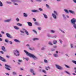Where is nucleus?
I'll return each instance as SVG.
<instances>
[{
    "label": "nucleus",
    "mask_w": 76,
    "mask_h": 76,
    "mask_svg": "<svg viewBox=\"0 0 76 76\" xmlns=\"http://www.w3.org/2000/svg\"><path fill=\"white\" fill-rule=\"evenodd\" d=\"M23 59L26 60V61H28V60H29V58H23Z\"/></svg>",
    "instance_id": "c85d7f7f"
},
{
    "label": "nucleus",
    "mask_w": 76,
    "mask_h": 76,
    "mask_svg": "<svg viewBox=\"0 0 76 76\" xmlns=\"http://www.w3.org/2000/svg\"><path fill=\"white\" fill-rule=\"evenodd\" d=\"M39 39L38 38H33V41H36V40H38Z\"/></svg>",
    "instance_id": "7c9ffc66"
},
{
    "label": "nucleus",
    "mask_w": 76,
    "mask_h": 76,
    "mask_svg": "<svg viewBox=\"0 0 76 76\" xmlns=\"http://www.w3.org/2000/svg\"><path fill=\"white\" fill-rule=\"evenodd\" d=\"M37 29L39 31H40V30H41V28L40 27H38L37 28Z\"/></svg>",
    "instance_id": "37998d69"
},
{
    "label": "nucleus",
    "mask_w": 76,
    "mask_h": 76,
    "mask_svg": "<svg viewBox=\"0 0 76 76\" xmlns=\"http://www.w3.org/2000/svg\"><path fill=\"white\" fill-rule=\"evenodd\" d=\"M34 24H35L36 25H37L38 26H39V25H40V24L37 22H35L34 23Z\"/></svg>",
    "instance_id": "aec40b11"
},
{
    "label": "nucleus",
    "mask_w": 76,
    "mask_h": 76,
    "mask_svg": "<svg viewBox=\"0 0 76 76\" xmlns=\"http://www.w3.org/2000/svg\"><path fill=\"white\" fill-rule=\"evenodd\" d=\"M44 61L45 63H48V61H47L46 59L44 60Z\"/></svg>",
    "instance_id": "c9c22d12"
},
{
    "label": "nucleus",
    "mask_w": 76,
    "mask_h": 76,
    "mask_svg": "<svg viewBox=\"0 0 76 76\" xmlns=\"http://www.w3.org/2000/svg\"><path fill=\"white\" fill-rule=\"evenodd\" d=\"M0 60H2V61H4V62H6V60H5V59H4V58H3L0 56Z\"/></svg>",
    "instance_id": "9d476101"
},
{
    "label": "nucleus",
    "mask_w": 76,
    "mask_h": 76,
    "mask_svg": "<svg viewBox=\"0 0 76 76\" xmlns=\"http://www.w3.org/2000/svg\"><path fill=\"white\" fill-rule=\"evenodd\" d=\"M8 4H11L12 2H9V1H7L6 2Z\"/></svg>",
    "instance_id": "58836bf2"
},
{
    "label": "nucleus",
    "mask_w": 76,
    "mask_h": 76,
    "mask_svg": "<svg viewBox=\"0 0 76 76\" xmlns=\"http://www.w3.org/2000/svg\"><path fill=\"white\" fill-rule=\"evenodd\" d=\"M66 67V68H70V66H68V65H67L66 64L64 65Z\"/></svg>",
    "instance_id": "473e14b6"
},
{
    "label": "nucleus",
    "mask_w": 76,
    "mask_h": 76,
    "mask_svg": "<svg viewBox=\"0 0 76 76\" xmlns=\"http://www.w3.org/2000/svg\"><path fill=\"white\" fill-rule=\"evenodd\" d=\"M2 49L4 51H6V50H5V47L4 46L2 47Z\"/></svg>",
    "instance_id": "412c9836"
},
{
    "label": "nucleus",
    "mask_w": 76,
    "mask_h": 76,
    "mask_svg": "<svg viewBox=\"0 0 76 76\" xmlns=\"http://www.w3.org/2000/svg\"><path fill=\"white\" fill-rule=\"evenodd\" d=\"M23 16L24 17H28V14L26 13H23Z\"/></svg>",
    "instance_id": "4be33fe9"
},
{
    "label": "nucleus",
    "mask_w": 76,
    "mask_h": 76,
    "mask_svg": "<svg viewBox=\"0 0 76 76\" xmlns=\"http://www.w3.org/2000/svg\"><path fill=\"white\" fill-rule=\"evenodd\" d=\"M11 1H12V2H18V1L17 0H11Z\"/></svg>",
    "instance_id": "c756f323"
},
{
    "label": "nucleus",
    "mask_w": 76,
    "mask_h": 76,
    "mask_svg": "<svg viewBox=\"0 0 76 76\" xmlns=\"http://www.w3.org/2000/svg\"><path fill=\"white\" fill-rule=\"evenodd\" d=\"M45 49V48H44V47H43L42 48V50H44Z\"/></svg>",
    "instance_id": "bf43d9fd"
},
{
    "label": "nucleus",
    "mask_w": 76,
    "mask_h": 76,
    "mask_svg": "<svg viewBox=\"0 0 76 76\" xmlns=\"http://www.w3.org/2000/svg\"><path fill=\"white\" fill-rule=\"evenodd\" d=\"M18 61H19V62H22V60H18Z\"/></svg>",
    "instance_id": "5fc2aeb1"
},
{
    "label": "nucleus",
    "mask_w": 76,
    "mask_h": 76,
    "mask_svg": "<svg viewBox=\"0 0 76 76\" xmlns=\"http://www.w3.org/2000/svg\"><path fill=\"white\" fill-rule=\"evenodd\" d=\"M6 35L8 37L10 38H13V37L11 36L10 34L9 33H6Z\"/></svg>",
    "instance_id": "0eeeda50"
},
{
    "label": "nucleus",
    "mask_w": 76,
    "mask_h": 76,
    "mask_svg": "<svg viewBox=\"0 0 76 76\" xmlns=\"http://www.w3.org/2000/svg\"><path fill=\"white\" fill-rule=\"evenodd\" d=\"M73 1L74 3H76V0H75Z\"/></svg>",
    "instance_id": "338daca9"
},
{
    "label": "nucleus",
    "mask_w": 76,
    "mask_h": 76,
    "mask_svg": "<svg viewBox=\"0 0 76 76\" xmlns=\"http://www.w3.org/2000/svg\"><path fill=\"white\" fill-rule=\"evenodd\" d=\"M20 32L21 33H24V32H23V31L21 30L20 31Z\"/></svg>",
    "instance_id": "680f3d73"
},
{
    "label": "nucleus",
    "mask_w": 76,
    "mask_h": 76,
    "mask_svg": "<svg viewBox=\"0 0 76 76\" xmlns=\"http://www.w3.org/2000/svg\"><path fill=\"white\" fill-rule=\"evenodd\" d=\"M59 30L60 31H61V32H62V33H64V31L61 30L60 29H59Z\"/></svg>",
    "instance_id": "de8ad7c7"
},
{
    "label": "nucleus",
    "mask_w": 76,
    "mask_h": 76,
    "mask_svg": "<svg viewBox=\"0 0 76 76\" xmlns=\"http://www.w3.org/2000/svg\"><path fill=\"white\" fill-rule=\"evenodd\" d=\"M54 13L52 14V15L54 19H57V16H58V13L56 11H53Z\"/></svg>",
    "instance_id": "f03ea898"
},
{
    "label": "nucleus",
    "mask_w": 76,
    "mask_h": 76,
    "mask_svg": "<svg viewBox=\"0 0 76 76\" xmlns=\"http://www.w3.org/2000/svg\"><path fill=\"white\" fill-rule=\"evenodd\" d=\"M3 4L1 1H0V7H3Z\"/></svg>",
    "instance_id": "393cba45"
},
{
    "label": "nucleus",
    "mask_w": 76,
    "mask_h": 76,
    "mask_svg": "<svg viewBox=\"0 0 76 76\" xmlns=\"http://www.w3.org/2000/svg\"><path fill=\"white\" fill-rule=\"evenodd\" d=\"M1 32L2 34H4V31H1Z\"/></svg>",
    "instance_id": "774afa93"
},
{
    "label": "nucleus",
    "mask_w": 76,
    "mask_h": 76,
    "mask_svg": "<svg viewBox=\"0 0 76 76\" xmlns=\"http://www.w3.org/2000/svg\"><path fill=\"white\" fill-rule=\"evenodd\" d=\"M46 7L48 8V9H50V6L48 4H46Z\"/></svg>",
    "instance_id": "72a5a7b5"
},
{
    "label": "nucleus",
    "mask_w": 76,
    "mask_h": 76,
    "mask_svg": "<svg viewBox=\"0 0 76 76\" xmlns=\"http://www.w3.org/2000/svg\"><path fill=\"white\" fill-rule=\"evenodd\" d=\"M26 46H27V47H30V46L29 45H26Z\"/></svg>",
    "instance_id": "e2e57ef3"
},
{
    "label": "nucleus",
    "mask_w": 76,
    "mask_h": 76,
    "mask_svg": "<svg viewBox=\"0 0 76 76\" xmlns=\"http://www.w3.org/2000/svg\"><path fill=\"white\" fill-rule=\"evenodd\" d=\"M14 41L15 42H18V43H20V41L19 40L16 39H14Z\"/></svg>",
    "instance_id": "1a4fd4ad"
},
{
    "label": "nucleus",
    "mask_w": 76,
    "mask_h": 76,
    "mask_svg": "<svg viewBox=\"0 0 76 76\" xmlns=\"http://www.w3.org/2000/svg\"><path fill=\"white\" fill-rule=\"evenodd\" d=\"M16 20L17 22H19V18H17L16 19Z\"/></svg>",
    "instance_id": "49530a36"
},
{
    "label": "nucleus",
    "mask_w": 76,
    "mask_h": 76,
    "mask_svg": "<svg viewBox=\"0 0 76 76\" xmlns=\"http://www.w3.org/2000/svg\"><path fill=\"white\" fill-rule=\"evenodd\" d=\"M33 19L34 22H36V21H37V20L35 18H33Z\"/></svg>",
    "instance_id": "09e8293b"
},
{
    "label": "nucleus",
    "mask_w": 76,
    "mask_h": 76,
    "mask_svg": "<svg viewBox=\"0 0 76 76\" xmlns=\"http://www.w3.org/2000/svg\"><path fill=\"white\" fill-rule=\"evenodd\" d=\"M62 16L64 18H65V15L63 14L62 15Z\"/></svg>",
    "instance_id": "69168bd1"
},
{
    "label": "nucleus",
    "mask_w": 76,
    "mask_h": 76,
    "mask_svg": "<svg viewBox=\"0 0 76 76\" xmlns=\"http://www.w3.org/2000/svg\"><path fill=\"white\" fill-rule=\"evenodd\" d=\"M72 25L73 28L75 29H76V23H75L74 24H72Z\"/></svg>",
    "instance_id": "5701e85b"
},
{
    "label": "nucleus",
    "mask_w": 76,
    "mask_h": 76,
    "mask_svg": "<svg viewBox=\"0 0 76 76\" xmlns=\"http://www.w3.org/2000/svg\"><path fill=\"white\" fill-rule=\"evenodd\" d=\"M32 73H33V75H34H34H35V73H34V72Z\"/></svg>",
    "instance_id": "0e129e2a"
},
{
    "label": "nucleus",
    "mask_w": 76,
    "mask_h": 76,
    "mask_svg": "<svg viewBox=\"0 0 76 76\" xmlns=\"http://www.w3.org/2000/svg\"><path fill=\"white\" fill-rule=\"evenodd\" d=\"M13 53L14 56L16 57L19 56H20V54H19V51L17 49L14 50Z\"/></svg>",
    "instance_id": "7ed1b4c3"
},
{
    "label": "nucleus",
    "mask_w": 76,
    "mask_h": 76,
    "mask_svg": "<svg viewBox=\"0 0 76 76\" xmlns=\"http://www.w3.org/2000/svg\"><path fill=\"white\" fill-rule=\"evenodd\" d=\"M16 24L17 25L19 26H22V24L20 23H17Z\"/></svg>",
    "instance_id": "bb28decb"
},
{
    "label": "nucleus",
    "mask_w": 76,
    "mask_h": 76,
    "mask_svg": "<svg viewBox=\"0 0 76 76\" xmlns=\"http://www.w3.org/2000/svg\"><path fill=\"white\" fill-rule=\"evenodd\" d=\"M69 12L70 13H72V14H74V15L75 14V12L73 11H72L71 10H69Z\"/></svg>",
    "instance_id": "f8f14e48"
},
{
    "label": "nucleus",
    "mask_w": 76,
    "mask_h": 76,
    "mask_svg": "<svg viewBox=\"0 0 76 76\" xmlns=\"http://www.w3.org/2000/svg\"><path fill=\"white\" fill-rule=\"evenodd\" d=\"M13 4L14 5H18V4L15 2H14Z\"/></svg>",
    "instance_id": "603ef678"
},
{
    "label": "nucleus",
    "mask_w": 76,
    "mask_h": 76,
    "mask_svg": "<svg viewBox=\"0 0 76 76\" xmlns=\"http://www.w3.org/2000/svg\"><path fill=\"white\" fill-rule=\"evenodd\" d=\"M76 19L73 18L71 20V23L72 25L76 23Z\"/></svg>",
    "instance_id": "39448f33"
},
{
    "label": "nucleus",
    "mask_w": 76,
    "mask_h": 76,
    "mask_svg": "<svg viewBox=\"0 0 76 76\" xmlns=\"http://www.w3.org/2000/svg\"><path fill=\"white\" fill-rule=\"evenodd\" d=\"M31 12H34V13L37 12L38 13V12H39V11L37 10H31Z\"/></svg>",
    "instance_id": "9b49d317"
},
{
    "label": "nucleus",
    "mask_w": 76,
    "mask_h": 76,
    "mask_svg": "<svg viewBox=\"0 0 76 76\" xmlns=\"http://www.w3.org/2000/svg\"><path fill=\"white\" fill-rule=\"evenodd\" d=\"M59 41H60V42L61 43V44H62V42H63L62 41V40H61L59 39Z\"/></svg>",
    "instance_id": "8fccbe9b"
},
{
    "label": "nucleus",
    "mask_w": 76,
    "mask_h": 76,
    "mask_svg": "<svg viewBox=\"0 0 76 76\" xmlns=\"http://www.w3.org/2000/svg\"><path fill=\"white\" fill-rule=\"evenodd\" d=\"M55 66L56 68L57 69H59V70H62L63 69L62 67L58 65V64H56Z\"/></svg>",
    "instance_id": "20e7f679"
},
{
    "label": "nucleus",
    "mask_w": 76,
    "mask_h": 76,
    "mask_svg": "<svg viewBox=\"0 0 76 76\" xmlns=\"http://www.w3.org/2000/svg\"><path fill=\"white\" fill-rule=\"evenodd\" d=\"M50 32L51 33H55V31H54V30H51L50 31Z\"/></svg>",
    "instance_id": "f704fd0d"
},
{
    "label": "nucleus",
    "mask_w": 76,
    "mask_h": 76,
    "mask_svg": "<svg viewBox=\"0 0 76 76\" xmlns=\"http://www.w3.org/2000/svg\"><path fill=\"white\" fill-rule=\"evenodd\" d=\"M42 72H43V73H47L46 71H45V70H44V69H43L42 70Z\"/></svg>",
    "instance_id": "2f4dec72"
},
{
    "label": "nucleus",
    "mask_w": 76,
    "mask_h": 76,
    "mask_svg": "<svg viewBox=\"0 0 76 76\" xmlns=\"http://www.w3.org/2000/svg\"><path fill=\"white\" fill-rule=\"evenodd\" d=\"M72 63H74L75 64H76V61H72Z\"/></svg>",
    "instance_id": "a19ab883"
},
{
    "label": "nucleus",
    "mask_w": 76,
    "mask_h": 76,
    "mask_svg": "<svg viewBox=\"0 0 76 76\" xmlns=\"http://www.w3.org/2000/svg\"><path fill=\"white\" fill-rule=\"evenodd\" d=\"M5 69H6L8 70H10V66L6 64H5Z\"/></svg>",
    "instance_id": "423d86ee"
},
{
    "label": "nucleus",
    "mask_w": 76,
    "mask_h": 76,
    "mask_svg": "<svg viewBox=\"0 0 76 76\" xmlns=\"http://www.w3.org/2000/svg\"><path fill=\"white\" fill-rule=\"evenodd\" d=\"M0 53H1V54H4V53L2 51H0Z\"/></svg>",
    "instance_id": "6e6d98bb"
},
{
    "label": "nucleus",
    "mask_w": 76,
    "mask_h": 76,
    "mask_svg": "<svg viewBox=\"0 0 76 76\" xmlns=\"http://www.w3.org/2000/svg\"><path fill=\"white\" fill-rule=\"evenodd\" d=\"M5 41L6 42H7L8 43L9 42V41H8V40H7V39H5Z\"/></svg>",
    "instance_id": "3c124183"
},
{
    "label": "nucleus",
    "mask_w": 76,
    "mask_h": 76,
    "mask_svg": "<svg viewBox=\"0 0 76 76\" xmlns=\"http://www.w3.org/2000/svg\"><path fill=\"white\" fill-rule=\"evenodd\" d=\"M12 74H13V75H16L17 73L16 72H13Z\"/></svg>",
    "instance_id": "4c0bfd02"
},
{
    "label": "nucleus",
    "mask_w": 76,
    "mask_h": 76,
    "mask_svg": "<svg viewBox=\"0 0 76 76\" xmlns=\"http://www.w3.org/2000/svg\"><path fill=\"white\" fill-rule=\"evenodd\" d=\"M23 31L25 32L26 34V35H29V33H28V31H27L25 29V28H23Z\"/></svg>",
    "instance_id": "6e6552de"
},
{
    "label": "nucleus",
    "mask_w": 76,
    "mask_h": 76,
    "mask_svg": "<svg viewBox=\"0 0 76 76\" xmlns=\"http://www.w3.org/2000/svg\"><path fill=\"white\" fill-rule=\"evenodd\" d=\"M5 74L6 75H7V76H9V74L8 73H6Z\"/></svg>",
    "instance_id": "4d7b16f0"
},
{
    "label": "nucleus",
    "mask_w": 76,
    "mask_h": 76,
    "mask_svg": "<svg viewBox=\"0 0 76 76\" xmlns=\"http://www.w3.org/2000/svg\"><path fill=\"white\" fill-rule=\"evenodd\" d=\"M30 72L31 73H34V70H33V69H30Z\"/></svg>",
    "instance_id": "ea45409f"
},
{
    "label": "nucleus",
    "mask_w": 76,
    "mask_h": 76,
    "mask_svg": "<svg viewBox=\"0 0 76 76\" xmlns=\"http://www.w3.org/2000/svg\"><path fill=\"white\" fill-rule=\"evenodd\" d=\"M64 72H65V73H67V74H68L69 75H70V73H69V72H67V71H65Z\"/></svg>",
    "instance_id": "cd10ccee"
},
{
    "label": "nucleus",
    "mask_w": 76,
    "mask_h": 76,
    "mask_svg": "<svg viewBox=\"0 0 76 76\" xmlns=\"http://www.w3.org/2000/svg\"><path fill=\"white\" fill-rule=\"evenodd\" d=\"M33 32H35V34H37V31H35V30H33Z\"/></svg>",
    "instance_id": "864d4df0"
},
{
    "label": "nucleus",
    "mask_w": 76,
    "mask_h": 76,
    "mask_svg": "<svg viewBox=\"0 0 76 76\" xmlns=\"http://www.w3.org/2000/svg\"><path fill=\"white\" fill-rule=\"evenodd\" d=\"M28 49L30 50H31V51L34 50V48H31V47H29Z\"/></svg>",
    "instance_id": "dca6fc26"
},
{
    "label": "nucleus",
    "mask_w": 76,
    "mask_h": 76,
    "mask_svg": "<svg viewBox=\"0 0 76 76\" xmlns=\"http://www.w3.org/2000/svg\"><path fill=\"white\" fill-rule=\"evenodd\" d=\"M53 56L55 57H58V55L56 53H54L53 54Z\"/></svg>",
    "instance_id": "6ab92c4d"
},
{
    "label": "nucleus",
    "mask_w": 76,
    "mask_h": 76,
    "mask_svg": "<svg viewBox=\"0 0 76 76\" xmlns=\"http://www.w3.org/2000/svg\"><path fill=\"white\" fill-rule=\"evenodd\" d=\"M13 28L15 29H16V30H18L19 29V27L16 26H13Z\"/></svg>",
    "instance_id": "2eb2a0df"
},
{
    "label": "nucleus",
    "mask_w": 76,
    "mask_h": 76,
    "mask_svg": "<svg viewBox=\"0 0 76 76\" xmlns=\"http://www.w3.org/2000/svg\"><path fill=\"white\" fill-rule=\"evenodd\" d=\"M53 42L54 44H56L57 42V41L54 40L53 41Z\"/></svg>",
    "instance_id": "a878e982"
},
{
    "label": "nucleus",
    "mask_w": 76,
    "mask_h": 76,
    "mask_svg": "<svg viewBox=\"0 0 76 76\" xmlns=\"http://www.w3.org/2000/svg\"><path fill=\"white\" fill-rule=\"evenodd\" d=\"M45 68V69L46 70H48V69H50V67L49 66H46Z\"/></svg>",
    "instance_id": "a211bd4d"
},
{
    "label": "nucleus",
    "mask_w": 76,
    "mask_h": 76,
    "mask_svg": "<svg viewBox=\"0 0 76 76\" xmlns=\"http://www.w3.org/2000/svg\"><path fill=\"white\" fill-rule=\"evenodd\" d=\"M57 48V46H53V48Z\"/></svg>",
    "instance_id": "052dcab7"
},
{
    "label": "nucleus",
    "mask_w": 76,
    "mask_h": 76,
    "mask_svg": "<svg viewBox=\"0 0 76 76\" xmlns=\"http://www.w3.org/2000/svg\"><path fill=\"white\" fill-rule=\"evenodd\" d=\"M24 52H25V53H26V54L27 55V56H29V57H32V58H33V59H34V60H37L38 59V58H37L36 56H34V55L33 54H31L28 53L26 50H24Z\"/></svg>",
    "instance_id": "f257e3e1"
},
{
    "label": "nucleus",
    "mask_w": 76,
    "mask_h": 76,
    "mask_svg": "<svg viewBox=\"0 0 76 76\" xmlns=\"http://www.w3.org/2000/svg\"><path fill=\"white\" fill-rule=\"evenodd\" d=\"M38 10L40 11H43V10H42V8H39Z\"/></svg>",
    "instance_id": "e433bc0d"
},
{
    "label": "nucleus",
    "mask_w": 76,
    "mask_h": 76,
    "mask_svg": "<svg viewBox=\"0 0 76 76\" xmlns=\"http://www.w3.org/2000/svg\"><path fill=\"white\" fill-rule=\"evenodd\" d=\"M9 43L11 45H12V44H13V42H12L11 41H10L9 42Z\"/></svg>",
    "instance_id": "79ce46f5"
},
{
    "label": "nucleus",
    "mask_w": 76,
    "mask_h": 76,
    "mask_svg": "<svg viewBox=\"0 0 76 76\" xmlns=\"http://www.w3.org/2000/svg\"><path fill=\"white\" fill-rule=\"evenodd\" d=\"M70 46H71V47L72 48H73V45L71 44Z\"/></svg>",
    "instance_id": "a18cd8bd"
},
{
    "label": "nucleus",
    "mask_w": 76,
    "mask_h": 76,
    "mask_svg": "<svg viewBox=\"0 0 76 76\" xmlns=\"http://www.w3.org/2000/svg\"><path fill=\"white\" fill-rule=\"evenodd\" d=\"M64 11L66 12V13H69V11H68V10H67V9H64Z\"/></svg>",
    "instance_id": "b1692460"
},
{
    "label": "nucleus",
    "mask_w": 76,
    "mask_h": 76,
    "mask_svg": "<svg viewBox=\"0 0 76 76\" xmlns=\"http://www.w3.org/2000/svg\"><path fill=\"white\" fill-rule=\"evenodd\" d=\"M51 51H54L55 50V49H52L51 50Z\"/></svg>",
    "instance_id": "13d9d810"
},
{
    "label": "nucleus",
    "mask_w": 76,
    "mask_h": 76,
    "mask_svg": "<svg viewBox=\"0 0 76 76\" xmlns=\"http://www.w3.org/2000/svg\"><path fill=\"white\" fill-rule=\"evenodd\" d=\"M11 21V19L6 20H4V22H10Z\"/></svg>",
    "instance_id": "4468645a"
},
{
    "label": "nucleus",
    "mask_w": 76,
    "mask_h": 76,
    "mask_svg": "<svg viewBox=\"0 0 76 76\" xmlns=\"http://www.w3.org/2000/svg\"><path fill=\"white\" fill-rule=\"evenodd\" d=\"M49 45H53V44H52V43L51 42H49Z\"/></svg>",
    "instance_id": "c03bdc74"
},
{
    "label": "nucleus",
    "mask_w": 76,
    "mask_h": 76,
    "mask_svg": "<svg viewBox=\"0 0 76 76\" xmlns=\"http://www.w3.org/2000/svg\"><path fill=\"white\" fill-rule=\"evenodd\" d=\"M43 15L44 16V17L45 19H48V16L45 14L43 13Z\"/></svg>",
    "instance_id": "ddd939ff"
},
{
    "label": "nucleus",
    "mask_w": 76,
    "mask_h": 76,
    "mask_svg": "<svg viewBox=\"0 0 76 76\" xmlns=\"http://www.w3.org/2000/svg\"><path fill=\"white\" fill-rule=\"evenodd\" d=\"M27 23H28V26H32V24L30 22H28Z\"/></svg>",
    "instance_id": "f3484780"
}]
</instances>
